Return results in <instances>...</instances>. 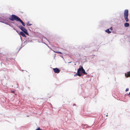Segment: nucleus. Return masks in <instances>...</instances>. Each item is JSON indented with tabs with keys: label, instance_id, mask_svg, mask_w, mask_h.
<instances>
[{
	"label": "nucleus",
	"instance_id": "nucleus-1",
	"mask_svg": "<svg viewBox=\"0 0 130 130\" xmlns=\"http://www.w3.org/2000/svg\"><path fill=\"white\" fill-rule=\"evenodd\" d=\"M83 73L84 74L86 75L87 74V73L85 72L83 67L82 66L80 68H79L78 69L77 73L76 74L79 76H81Z\"/></svg>",
	"mask_w": 130,
	"mask_h": 130
},
{
	"label": "nucleus",
	"instance_id": "nucleus-2",
	"mask_svg": "<svg viewBox=\"0 0 130 130\" xmlns=\"http://www.w3.org/2000/svg\"><path fill=\"white\" fill-rule=\"evenodd\" d=\"M20 18L17 16L13 14L9 18V20L11 21L15 20L17 21L18 22Z\"/></svg>",
	"mask_w": 130,
	"mask_h": 130
},
{
	"label": "nucleus",
	"instance_id": "nucleus-3",
	"mask_svg": "<svg viewBox=\"0 0 130 130\" xmlns=\"http://www.w3.org/2000/svg\"><path fill=\"white\" fill-rule=\"evenodd\" d=\"M124 15L125 19L126 22H128V11L127 9H126L125 10L124 13Z\"/></svg>",
	"mask_w": 130,
	"mask_h": 130
},
{
	"label": "nucleus",
	"instance_id": "nucleus-4",
	"mask_svg": "<svg viewBox=\"0 0 130 130\" xmlns=\"http://www.w3.org/2000/svg\"><path fill=\"white\" fill-rule=\"evenodd\" d=\"M19 27L21 30L23 31L25 34L27 35H29V34L28 33L27 30L24 27L21 25L19 26Z\"/></svg>",
	"mask_w": 130,
	"mask_h": 130
},
{
	"label": "nucleus",
	"instance_id": "nucleus-5",
	"mask_svg": "<svg viewBox=\"0 0 130 130\" xmlns=\"http://www.w3.org/2000/svg\"><path fill=\"white\" fill-rule=\"evenodd\" d=\"M53 69L54 72L56 73H59L60 71L58 68H53Z\"/></svg>",
	"mask_w": 130,
	"mask_h": 130
},
{
	"label": "nucleus",
	"instance_id": "nucleus-6",
	"mask_svg": "<svg viewBox=\"0 0 130 130\" xmlns=\"http://www.w3.org/2000/svg\"><path fill=\"white\" fill-rule=\"evenodd\" d=\"M125 75L127 77H130V71L127 72L125 74Z\"/></svg>",
	"mask_w": 130,
	"mask_h": 130
},
{
	"label": "nucleus",
	"instance_id": "nucleus-7",
	"mask_svg": "<svg viewBox=\"0 0 130 130\" xmlns=\"http://www.w3.org/2000/svg\"><path fill=\"white\" fill-rule=\"evenodd\" d=\"M20 33L21 35L23 37H26L24 32H23L22 31H21L20 32Z\"/></svg>",
	"mask_w": 130,
	"mask_h": 130
},
{
	"label": "nucleus",
	"instance_id": "nucleus-8",
	"mask_svg": "<svg viewBox=\"0 0 130 130\" xmlns=\"http://www.w3.org/2000/svg\"><path fill=\"white\" fill-rule=\"evenodd\" d=\"M19 21L20 22L22 23V25L24 26H25V24L24 23V22L22 21L21 19L20 18L19 20Z\"/></svg>",
	"mask_w": 130,
	"mask_h": 130
},
{
	"label": "nucleus",
	"instance_id": "nucleus-9",
	"mask_svg": "<svg viewBox=\"0 0 130 130\" xmlns=\"http://www.w3.org/2000/svg\"><path fill=\"white\" fill-rule=\"evenodd\" d=\"M124 25L126 27H128L129 26V24L127 23H125Z\"/></svg>",
	"mask_w": 130,
	"mask_h": 130
},
{
	"label": "nucleus",
	"instance_id": "nucleus-10",
	"mask_svg": "<svg viewBox=\"0 0 130 130\" xmlns=\"http://www.w3.org/2000/svg\"><path fill=\"white\" fill-rule=\"evenodd\" d=\"M87 125H82V126L83 127V128H86L87 127Z\"/></svg>",
	"mask_w": 130,
	"mask_h": 130
},
{
	"label": "nucleus",
	"instance_id": "nucleus-11",
	"mask_svg": "<svg viewBox=\"0 0 130 130\" xmlns=\"http://www.w3.org/2000/svg\"><path fill=\"white\" fill-rule=\"evenodd\" d=\"M109 29H108L106 30V31L109 34L111 32V31H109Z\"/></svg>",
	"mask_w": 130,
	"mask_h": 130
},
{
	"label": "nucleus",
	"instance_id": "nucleus-12",
	"mask_svg": "<svg viewBox=\"0 0 130 130\" xmlns=\"http://www.w3.org/2000/svg\"><path fill=\"white\" fill-rule=\"evenodd\" d=\"M32 25V24L30 23L28 21L27 23V25L28 26H30Z\"/></svg>",
	"mask_w": 130,
	"mask_h": 130
},
{
	"label": "nucleus",
	"instance_id": "nucleus-13",
	"mask_svg": "<svg viewBox=\"0 0 130 130\" xmlns=\"http://www.w3.org/2000/svg\"><path fill=\"white\" fill-rule=\"evenodd\" d=\"M55 52L56 53H58V54H62V53L60 52Z\"/></svg>",
	"mask_w": 130,
	"mask_h": 130
},
{
	"label": "nucleus",
	"instance_id": "nucleus-14",
	"mask_svg": "<svg viewBox=\"0 0 130 130\" xmlns=\"http://www.w3.org/2000/svg\"><path fill=\"white\" fill-rule=\"evenodd\" d=\"M36 130H42V129H40V128H38L36 129Z\"/></svg>",
	"mask_w": 130,
	"mask_h": 130
},
{
	"label": "nucleus",
	"instance_id": "nucleus-15",
	"mask_svg": "<svg viewBox=\"0 0 130 130\" xmlns=\"http://www.w3.org/2000/svg\"><path fill=\"white\" fill-rule=\"evenodd\" d=\"M129 89L128 88H126V89L125 91H127Z\"/></svg>",
	"mask_w": 130,
	"mask_h": 130
},
{
	"label": "nucleus",
	"instance_id": "nucleus-16",
	"mask_svg": "<svg viewBox=\"0 0 130 130\" xmlns=\"http://www.w3.org/2000/svg\"><path fill=\"white\" fill-rule=\"evenodd\" d=\"M14 91L11 90V92L12 93H14Z\"/></svg>",
	"mask_w": 130,
	"mask_h": 130
},
{
	"label": "nucleus",
	"instance_id": "nucleus-17",
	"mask_svg": "<svg viewBox=\"0 0 130 130\" xmlns=\"http://www.w3.org/2000/svg\"><path fill=\"white\" fill-rule=\"evenodd\" d=\"M109 29H110V30H112V27H111Z\"/></svg>",
	"mask_w": 130,
	"mask_h": 130
},
{
	"label": "nucleus",
	"instance_id": "nucleus-18",
	"mask_svg": "<svg viewBox=\"0 0 130 130\" xmlns=\"http://www.w3.org/2000/svg\"><path fill=\"white\" fill-rule=\"evenodd\" d=\"M130 94V92L129 93V94Z\"/></svg>",
	"mask_w": 130,
	"mask_h": 130
}]
</instances>
